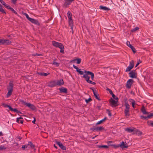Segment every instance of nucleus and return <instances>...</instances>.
Here are the masks:
<instances>
[{
    "label": "nucleus",
    "instance_id": "f257e3e1",
    "mask_svg": "<svg viewBox=\"0 0 153 153\" xmlns=\"http://www.w3.org/2000/svg\"><path fill=\"white\" fill-rule=\"evenodd\" d=\"M84 73L85 74L83 75V77L85 79L86 82L89 83H90L92 85H95L96 84L95 82L89 80L90 77L88 76V75H91V79L92 80H93L94 77V74L90 71H84Z\"/></svg>",
    "mask_w": 153,
    "mask_h": 153
},
{
    "label": "nucleus",
    "instance_id": "f03ea898",
    "mask_svg": "<svg viewBox=\"0 0 153 153\" xmlns=\"http://www.w3.org/2000/svg\"><path fill=\"white\" fill-rule=\"evenodd\" d=\"M53 45L56 48H59L60 49V52L64 53V48L63 45L61 43L56 42L54 41L52 42Z\"/></svg>",
    "mask_w": 153,
    "mask_h": 153
},
{
    "label": "nucleus",
    "instance_id": "7ed1b4c3",
    "mask_svg": "<svg viewBox=\"0 0 153 153\" xmlns=\"http://www.w3.org/2000/svg\"><path fill=\"white\" fill-rule=\"evenodd\" d=\"M13 84L11 82H10L9 86L7 88L8 92L7 95V97H9L12 94L13 91Z\"/></svg>",
    "mask_w": 153,
    "mask_h": 153
},
{
    "label": "nucleus",
    "instance_id": "20e7f679",
    "mask_svg": "<svg viewBox=\"0 0 153 153\" xmlns=\"http://www.w3.org/2000/svg\"><path fill=\"white\" fill-rule=\"evenodd\" d=\"M125 108L124 110V113L126 116H129L130 115L129 111L130 109V105L127 102L125 103Z\"/></svg>",
    "mask_w": 153,
    "mask_h": 153
},
{
    "label": "nucleus",
    "instance_id": "39448f33",
    "mask_svg": "<svg viewBox=\"0 0 153 153\" xmlns=\"http://www.w3.org/2000/svg\"><path fill=\"white\" fill-rule=\"evenodd\" d=\"M129 76L132 78H136L137 73L136 70H133L129 73Z\"/></svg>",
    "mask_w": 153,
    "mask_h": 153
},
{
    "label": "nucleus",
    "instance_id": "423d86ee",
    "mask_svg": "<svg viewBox=\"0 0 153 153\" xmlns=\"http://www.w3.org/2000/svg\"><path fill=\"white\" fill-rule=\"evenodd\" d=\"M75 0H65V3L64 6L65 7H67L69 5L71 4L72 2Z\"/></svg>",
    "mask_w": 153,
    "mask_h": 153
},
{
    "label": "nucleus",
    "instance_id": "0eeeda50",
    "mask_svg": "<svg viewBox=\"0 0 153 153\" xmlns=\"http://www.w3.org/2000/svg\"><path fill=\"white\" fill-rule=\"evenodd\" d=\"M11 42L8 39H1V44L2 45H10Z\"/></svg>",
    "mask_w": 153,
    "mask_h": 153
},
{
    "label": "nucleus",
    "instance_id": "6e6552de",
    "mask_svg": "<svg viewBox=\"0 0 153 153\" xmlns=\"http://www.w3.org/2000/svg\"><path fill=\"white\" fill-rule=\"evenodd\" d=\"M56 81L55 80L50 82L48 85L49 87L52 88L56 86Z\"/></svg>",
    "mask_w": 153,
    "mask_h": 153
},
{
    "label": "nucleus",
    "instance_id": "1a4fd4ad",
    "mask_svg": "<svg viewBox=\"0 0 153 153\" xmlns=\"http://www.w3.org/2000/svg\"><path fill=\"white\" fill-rule=\"evenodd\" d=\"M133 82V80L132 79H129L126 83V87L128 88H130Z\"/></svg>",
    "mask_w": 153,
    "mask_h": 153
},
{
    "label": "nucleus",
    "instance_id": "9d476101",
    "mask_svg": "<svg viewBox=\"0 0 153 153\" xmlns=\"http://www.w3.org/2000/svg\"><path fill=\"white\" fill-rule=\"evenodd\" d=\"M56 143L58 145L60 148L63 150H66V148L65 146H64L61 142L59 141H56Z\"/></svg>",
    "mask_w": 153,
    "mask_h": 153
},
{
    "label": "nucleus",
    "instance_id": "9b49d317",
    "mask_svg": "<svg viewBox=\"0 0 153 153\" xmlns=\"http://www.w3.org/2000/svg\"><path fill=\"white\" fill-rule=\"evenodd\" d=\"M127 45L128 46L131 48L134 53H136V51L135 48L133 46L130 44L129 42H127Z\"/></svg>",
    "mask_w": 153,
    "mask_h": 153
},
{
    "label": "nucleus",
    "instance_id": "f8f14e48",
    "mask_svg": "<svg viewBox=\"0 0 153 153\" xmlns=\"http://www.w3.org/2000/svg\"><path fill=\"white\" fill-rule=\"evenodd\" d=\"M68 24L69 26L71 27V28L72 31V33H74V31L73 30L74 25L73 20L72 19L68 20Z\"/></svg>",
    "mask_w": 153,
    "mask_h": 153
},
{
    "label": "nucleus",
    "instance_id": "ddd939ff",
    "mask_svg": "<svg viewBox=\"0 0 153 153\" xmlns=\"http://www.w3.org/2000/svg\"><path fill=\"white\" fill-rule=\"evenodd\" d=\"M111 100L110 101V103L111 104V106L113 107V106H116L117 105V102L115 101L112 98H111Z\"/></svg>",
    "mask_w": 153,
    "mask_h": 153
},
{
    "label": "nucleus",
    "instance_id": "4468645a",
    "mask_svg": "<svg viewBox=\"0 0 153 153\" xmlns=\"http://www.w3.org/2000/svg\"><path fill=\"white\" fill-rule=\"evenodd\" d=\"M29 21L32 23L37 25H40V23L37 20L31 18Z\"/></svg>",
    "mask_w": 153,
    "mask_h": 153
},
{
    "label": "nucleus",
    "instance_id": "2eb2a0df",
    "mask_svg": "<svg viewBox=\"0 0 153 153\" xmlns=\"http://www.w3.org/2000/svg\"><path fill=\"white\" fill-rule=\"evenodd\" d=\"M56 85L61 86L64 84V82L62 79H61L59 80L56 81Z\"/></svg>",
    "mask_w": 153,
    "mask_h": 153
},
{
    "label": "nucleus",
    "instance_id": "dca6fc26",
    "mask_svg": "<svg viewBox=\"0 0 153 153\" xmlns=\"http://www.w3.org/2000/svg\"><path fill=\"white\" fill-rule=\"evenodd\" d=\"M59 90L60 91V93H67V89L66 88H65L63 87H62L61 88H59Z\"/></svg>",
    "mask_w": 153,
    "mask_h": 153
},
{
    "label": "nucleus",
    "instance_id": "f3484780",
    "mask_svg": "<svg viewBox=\"0 0 153 153\" xmlns=\"http://www.w3.org/2000/svg\"><path fill=\"white\" fill-rule=\"evenodd\" d=\"M24 105H26V106L30 108V105L31 104L30 103H28L26 102L25 101L23 100H22L20 101Z\"/></svg>",
    "mask_w": 153,
    "mask_h": 153
},
{
    "label": "nucleus",
    "instance_id": "a211bd4d",
    "mask_svg": "<svg viewBox=\"0 0 153 153\" xmlns=\"http://www.w3.org/2000/svg\"><path fill=\"white\" fill-rule=\"evenodd\" d=\"M141 111L144 114H149L148 112H146L145 109V107L143 105L142 107L141 108Z\"/></svg>",
    "mask_w": 153,
    "mask_h": 153
},
{
    "label": "nucleus",
    "instance_id": "6ab92c4d",
    "mask_svg": "<svg viewBox=\"0 0 153 153\" xmlns=\"http://www.w3.org/2000/svg\"><path fill=\"white\" fill-rule=\"evenodd\" d=\"M16 122L18 123H21L22 124L23 122V118L21 117L17 118L16 120Z\"/></svg>",
    "mask_w": 153,
    "mask_h": 153
},
{
    "label": "nucleus",
    "instance_id": "aec40b11",
    "mask_svg": "<svg viewBox=\"0 0 153 153\" xmlns=\"http://www.w3.org/2000/svg\"><path fill=\"white\" fill-rule=\"evenodd\" d=\"M37 74H38L42 76H47L48 74H50V73H45L44 72H37Z\"/></svg>",
    "mask_w": 153,
    "mask_h": 153
},
{
    "label": "nucleus",
    "instance_id": "412c9836",
    "mask_svg": "<svg viewBox=\"0 0 153 153\" xmlns=\"http://www.w3.org/2000/svg\"><path fill=\"white\" fill-rule=\"evenodd\" d=\"M99 8L104 10H110V8H108L107 7L103 6L102 5L100 6Z\"/></svg>",
    "mask_w": 153,
    "mask_h": 153
},
{
    "label": "nucleus",
    "instance_id": "4be33fe9",
    "mask_svg": "<svg viewBox=\"0 0 153 153\" xmlns=\"http://www.w3.org/2000/svg\"><path fill=\"white\" fill-rule=\"evenodd\" d=\"M120 146L122 148H128V146L126 145L124 142L123 141H122L121 144L120 145Z\"/></svg>",
    "mask_w": 153,
    "mask_h": 153
},
{
    "label": "nucleus",
    "instance_id": "5701e85b",
    "mask_svg": "<svg viewBox=\"0 0 153 153\" xmlns=\"http://www.w3.org/2000/svg\"><path fill=\"white\" fill-rule=\"evenodd\" d=\"M125 130L126 131H127L128 132L131 133L132 132H133V131H134V129L131 128V127L129 128H125Z\"/></svg>",
    "mask_w": 153,
    "mask_h": 153
},
{
    "label": "nucleus",
    "instance_id": "b1692460",
    "mask_svg": "<svg viewBox=\"0 0 153 153\" xmlns=\"http://www.w3.org/2000/svg\"><path fill=\"white\" fill-rule=\"evenodd\" d=\"M67 16L68 19V20L72 19V13L70 11H69L67 13Z\"/></svg>",
    "mask_w": 153,
    "mask_h": 153
},
{
    "label": "nucleus",
    "instance_id": "393cba45",
    "mask_svg": "<svg viewBox=\"0 0 153 153\" xmlns=\"http://www.w3.org/2000/svg\"><path fill=\"white\" fill-rule=\"evenodd\" d=\"M28 145H29V146H30V148L32 149H33L34 150H36V149L35 148V145H33L31 142L30 141L29 142Z\"/></svg>",
    "mask_w": 153,
    "mask_h": 153
},
{
    "label": "nucleus",
    "instance_id": "a878e982",
    "mask_svg": "<svg viewBox=\"0 0 153 153\" xmlns=\"http://www.w3.org/2000/svg\"><path fill=\"white\" fill-rule=\"evenodd\" d=\"M10 110L11 111H13L14 112H15L17 113H21V112L19 111L18 110H17L16 108H14L13 109V108H12L11 107H10Z\"/></svg>",
    "mask_w": 153,
    "mask_h": 153
},
{
    "label": "nucleus",
    "instance_id": "bb28decb",
    "mask_svg": "<svg viewBox=\"0 0 153 153\" xmlns=\"http://www.w3.org/2000/svg\"><path fill=\"white\" fill-rule=\"evenodd\" d=\"M104 129V128L102 126L97 127L94 129V130L96 131H100Z\"/></svg>",
    "mask_w": 153,
    "mask_h": 153
},
{
    "label": "nucleus",
    "instance_id": "cd10ccee",
    "mask_svg": "<svg viewBox=\"0 0 153 153\" xmlns=\"http://www.w3.org/2000/svg\"><path fill=\"white\" fill-rule=\"evenodd\" d=\"M134 61L133 60H132L130 62L129 66H130L132 68H133L134 66Z\"/></svg>",
    "mask_w": 153,
    "mask_h": 153
},
{
    "label": "nucleus",
    "instance_id": "c85d7f7f",
    "mask_svg": "<svg viewBox=\"0 0 153 153\" xmlns=\"http://www.w3.org/2000/svg\"><path fill=\"white\" fill-rule=\"evenodd\" d=\"M107 118L106 117H105L103 119L98 121L97 123V125H99L101 124L102 122L105 121V120L107 119Z\"/></svg>",
    "mask_w": 153,
    "mask_h": 153
},
{
    "label": "nucleus",
    "instance_id": "c756f323",
    "mask_svg": "<svg viewBox=\"0 0 153 153\" xmlns=\"http://www.w3.org/2000/svg\"><path fill=\"white\" fill-rule=\"evenodd\" d=\"M94 96L95 97L96 99L98 100H100V98L98 97V94H97V92H96V93H94Z\"/></svg>",
    "mask_w": 153,
    "mask_h": 153
},
{
    "label": "nucleus",
    "instance_id": "7c9ffc66",
    "mask_svg": "<svg viewBox=\"0 0 153 153\" xmlns=\"http://www.w3.org/2000/svg\"><path fill=\"white\" fill-rule=\"evenodd\" d=\"M0 12H1L2 13H4L5 14H6V13L4 11V10L2 8V5L1 4H0Z\"/></svg>",
    "mask_w": 153,
    "mask_h": 153
},
{
    "label": "nucleus",
    "instance_id": "2f4dec72",
    "mask_svg": "<svg viewBox=\"0 0 153 153\" xmlns=\"http://www.w3.org/2000/svg\"><path fill=\"white\" fill-rule=\"evenodd\" d=\"M2 106L3 107H4V108L8 107L9 108V109L10 110V107H11V106L9 105H8L7 104H6L4 103H3L2 104Z\"/></svg>",
    "mask_w": 153,
    "mask_h": 153
},
{
    "label": "nucleus",
    "instance_id": "473e14b6",
    "mask_svg": "<svg viewBox=\"0 0 153 153\" xmlns=\"http://www.w3.org/2000/svg\"><path fill=\"white\" fill-rule=\"evenodd\" d=\"M73 67L74 68L76 69V71L77 72L79 73V71H80L81 70L78 67H77L75 65H73Z\"/></svg>",
    "mask_w": 153,
    "mask_h": 153
},
{
    "label": "nucleus",
    "instance_id": "72a5a7b5",
    "mask_svg": "<svg viewBox=\"0 0 153 153\" xmlns=\"http://www.w3.org/2000/svg\"><path fill=\"white\" fill-rule=\"evenodd\" d=\"M147 123L149 126L153 127V121H148Z\"/></svg>",
    "mask_w": 153,
    "mask_h": 153
},
{
    "label": "nucleus",
    "instance_id": "f704fd0d",
    "mask_svg": "<svg viewBox=\"0 0 153 153\" xmlns=\"http://www.w3.org/2000/svg\"><path fill=\"white\" fill-rule=\"evenodd\" d=\"M133 68H132L131 67L128 66L126 69V72H128L129 71H131V70Z\"/></svg>",
    "mask_w": 153,
    "mask_h": 153
},
{
    "label": "nucleus",
    "instance_id": "c9c22d12",
    "mask_svg": "<svg viewBox=\"0 0 153 153\" xmlns=\"http://www.w3.org/2000/svg\"><path fill=\"white\" fill-rule=\"evenodd\" d=\"M9 9H10L11 10L13 13H14L15 14L17 15L18 13L16 12L13 8L11 7H10Z\"/></svg>",
    "mask_w": 153,
    "mask_h": 153
},
{
    "label": "nucleus",
    "instance_id": "e433bc0d",
    "mask_svg": "<svg viewBox=\"0 0 153 153\" xmlns=\"http://www.w3.org/2000/svg\"><path fill=\"white\" fill-rule=\"evenodd\" d=\"M29 146V145L27 144L25 145H23L22 146V148L23 150H24L25 149L27 148H28Z\"/></svg>",
    "mask_w": 153,
    "mask_h": 153
},
{
    "label": "nucleus",
    "instance_id": "4c0bfd02",
    "mask_svg": "<svg viewBox=\"0 0 153 153\" xmlns=\"http://www.w3.org/2000/svg\"><path fill=\"white\" fill-rule=\"evenodd\" d=\"M132 100V101L131 102L132 106L133 108H135V107L134 106V105L135 104H136L135 103V102L134 100Z\"/></svg>",
    "mask_w": 153,
    "mask_h": 153
},
{
    "label": "nucleus",
    "instance_id": "58836bf2",
    "mask_svg": "<svg viewBox=\"0 0 153 153\" xmlns=\"http://www.w3.org/2000/svg\"><path fill=\"white\" fill-rule=\"evenodd\" d=\"M14 145L13 147L16 148H18L19 146V144L18 143H13Z\"/></svg>",
    "mask_w": 153,
    "mask_h": 153
},
{
    "label": "nucleus",
    "instance_id": "ea45409f",
    "mask_svg": "<svg viewBox=\"0 0 153 153\" xmlns=\"http://www.w3.org/2000/svg\"><path fill=\"white\" fill-rule=\"evenodd\" d=\"M152 117H153V113H151L147 116V117L148 119H150L152 118Z\"/></svg>",
    "mask_w": 153,
    "mask_h": 153
},
{
    "label": "nucleus",
    "instance_id": "a19ab883",
    "mask_svg": "<svg viewBox=\"0 0 153 153\" xmlns=\"http://www.w3.org/2000/svg\"><path fill=\"white\" fill-rule=\"evenodd\" d=\"M99 148H108V147L107 145H100L99 146Z\"/></svg>",
    "mask_w": 153,
    "mask_h": 153
},
{
    "label": "nucleus",
    "instance_id": "79ce46f5",
    "mask_svg": "<svg viewBox=\"0 0 153 153\" xmlns=\"http://www.w3.org/2000/svg\"><path fill=\"white\" fill-rule=\"evenodd\" d=\"M139 29L138 27H136L131 30V32H134Z\"/></svg>",
    "mask_w": 153,
    "mask_h": 153
},
{
    "label": "nucleus",
    "instance_id": "37998d69",
    "mask_svg": "<svg viewBox=\"0 0 153 153\" xmlns=\"http://www.w3.org/2000/svg\"><path fill=\"white\" fill-rule=\"evenodd\" d=\"M29 108L33 110H34L36 109V107L34 105L32 104L30 105V107Z\"/></svg>",
    "mask_w": 153,
    "mask_h": 153
},
{
    "label": "nucleus",
    "instance_id": "c03bdc74",
    "mask_svg": "<svg viewBox=\"0 0 153 153\" xmlns=\"http://www.w3.org/2000/svg\"><path fill=\"white\" fill-rule=\"evenodd\" d=\"M92 100L91 98V97H90L88 99H85V101L87 103H88L91 101Z\"/></svg>",
    "mask_w": 153,
    "mask_h": 153
},
{
    "label": "nucleus",
    "instance_id": "a18cd8bd",
    "mask_svg": "<svg viewBox=\"0 0 153 153\" xmlns=\"http://www.w3.org/2000/svg\"><path fill=\"white\" fill-rule=\"evenodd\" d=\"M7 149V148L2 145L0 146V150H5Z\"/></svg>",
    "mask_w": 153,
    "mask_h": 153
},
{
    "label": "nucleus",
    "instance_id": "49530a36",
    "mask_svg": "<svg viewBox=\"0 0 153 153\" xmlns=\"http://www.w3.org/2000/svg\"><path fill=\"white\" fill-rule=\"evenodd\" d=\"M24 15L26 16V17L27 18V19L30 21V19L31 18L29 17V16L28 15V14L26 13H24Z\"/></svg>",
    "mask_w": 153,
    "mask_h": 153
},
{
    "label": "nucleus",
    "instance_id": "de8ad7c7",
    "mask_svg": "<svg viewBox=\"0 0 153 153\" xmlns=\"http://www.w3.org/2000/svg\"><path fill=\"white\" fill-rule=\"evenodd\" d=\"M81 60L80 58L76 59V63L77 64H79L81 62Z\"/></svg>",
    "mask_w": 153,
    "mask_h": 153
},
{
    "label": "nucleus",
    "instance_id": "09e8293b",
    "mask_svg": "<svg viewBox=\"0 0 153 153\" xmlns=\"http://www.w3.org/2000/svg\"><path fill=\"white\" fill-rule=\"evenodd\" d=\"M52 64L55 65L57 67H58L59 66V64L57 62H53Z\"/></svg>",
    "mask_w": 153,
    "mask_h": 153
},
{
    "label": "nucleus",
    "instance_id": "8fccbe9b",
    "mask_svg": "<svg viewBox=\"0 0 153 153\" xmlns=\"http://www.w3.org/2000/svg\"><path fill=\"white\" fill-rule=\"evenodd\" d=\"M4 6L5 8L8 9H9L10 7V6L8 4H7L6 3L4 4Z\"/></svg>",
    "mask_w": 153,
    "mask_h": 153
},
{
    "label": "nucleus",
    "instance_id": "3c124183",
    "mask_svg": "<svg viewBox=\"0 0 153 153\" xmlns=\"http://www.w3.org/2000/svg\"><path fill=\"white\" fill-rule=\"evenodd\" d=\"M106 111H107V113L108 114V115L109 116H110V117L111 116V112L109 110H108V109H107Z\"/></svg>",
    "mask_w": 153,
    "mask_h": 153
},
{
    "label": "nucleus",
    "instance_id": "603ef678",
    "mask_svg": "<svg viewBox=\"0 0 153 153\" xmlns=\"http://www.w3.org/2000/svg\"><path fill=\"white\" fill-rule=\"evenodd\" d=\"M106 90L108 91L109 92V93L110 94H112V93H113L112 91L109 88H107Z\"/></svg>",
    "mask_w": 153,
    "mask_h": 153
},
{
    "label": "nucleus",
    "instance_id": "864d4df0",
    "mask_svg": "<svg viewBox=\"0 0 153 153\" xmlns=\"http://www.w3.org/2000/svg\"><path fill=\"white\" fill-rule=\"evenodd\" d=\"M142 134V132L138 130L137 134L139 135H141Z\"/></svg>",
    "mask_w": 153,
    "mask_h": 153
},
{
    "label": "nucleus",
    "instance_id": "5fc2aeb1",
    "mask_svg": "<svg viewBox=\"0 0 153 153\" xmlns=\"http://www.w3.org/2000/svg\"><path fill=\"white\" fill-rule=\"evenodd\" d=\"M111 95H112V97H113V98L116 100V99H118V98L117 97V98H115L116 96L115 95L113 94V93H112V94H111Z\"/></svg>",
    "mask_w": 153,
    "mask_h": 153
},
{
    "label": "nucleus",
    "instance_id": "6e6d98bb",
    "mask_svg": "<svg viewBox=\"0 0 153 153\" xmlns=\"http://www.w3.org/2000/svg\"><path fill=\"white\" fill-rule=\"evenodd\" d=\"M138 130V129H135V130L134 129V131H133V134H137Z\"/></svg>",
    "mask_w": 153,
    "mask_h": 153
},
{
    "label": "nucleus",
    "instance_id": "4d7b16f0",
    "mask_svg": "<svg viewBox=\"0 0 153 153\" xmlns=\"http://www.w3.org/2000/svg\"><path fill=\"white\" fill-rule=\"evenodd\" d=\"M140 117L142 119H148V117H147L144 116H143L142 115L140 116Z\"/></svg>",
    "mask_w": 153,
    "mask_h": 153
},
{
    "label": "nucleus",
    "instance_id": "13d9d810",
    "mask_svg": "<svg viewBox=\"0 0 153 153\" xmlns=\"http://www.w3.org/2000/svg\"><path fill=\"white\" fill-rule=\"evenodd\" d=\"M41 55H42V54H38L37 53H36L35 54H34L33 55V56H41Z\"/></svg>",
    "mask_w": 153,
    "mask_h": 153
},
{
    "label": "nucleus",
    "instance_id": "bf43d9fd",
    "mask_svg": "<svg viewBox=\"0 0 153 153\" xmlns=\"http://www.w3.org/2000/svg\"><path fill=\"white\" fill-rule=\"evenodd\" d=\"M0 2H1V4H2L3 5H4V4L6 3L5 2L2 0H1Z\"/></svg>",
    "mask_w": 153,
    "mask_h": 153
},
{
    "label": "nucleus",
    "instance_id": "052dcab7",
    "mask_svg": "<svg viewBox=\"0 0 153 153\" xmlns=\"http://www.w3.org/2000/svg\"><path fill=\"white\" fill-rule=\"evenodd\" d=\"M96 108L99 110H100L101 109V107L100 106H97L96 107Z\"/></svg>",
    "mask_w": 153,
    "mask_h": 153
},
{
    "label": "nucleus",
    "instance_id": "680f3d73",
    "mask_svg": "<svg viewBox=\"0 0 153 153\" xmlns=\"http://www.w3.org/2000/svg\"><path fill=\"white\" fill-rule=\"evenodd\" d=\"M36 121V120L35 118L34 117V120L32 121V123L34 124H36V123H35Z\"/></svg>",
    "mask_w": 153,
    "mask_h": 153
},
{
    "label": "nucleus",
    "instance_id": "e2e57ef3",
    "mask_svg": "<svg viewBox=\"0 0 153 153\" xmlns=\"http://www.w3.org/2000/svg\"><path fill=\"white\" fill-rule=\"evenodd\" d=\"M76 61V59H75L71 61V62H74Z\"/></svg>",
    "mask_w": 153,
    "mask_h": 153
},
{
    "label": "nucleus",
    "instance_id": "0e129e2a",
    "mask_svg": "<svg viewBox=\"0 0 153 153\" xmlns=\"http://www.w3.org/2000/svg\"><path fill=\"white\" fill-rule=\"evenodd\" d=\"M80 75H82L83 74V72L82 71H80L79 73Z\"/></svg>",
    "mask_w": 153,
    "mask_h": 153
},
{
    "label": "nucleus",
    "instance_id": "69168bd1",
    "mask_svg": "<svg viewBox=\"0 0 153 153\" xmlns=\"http://www.w3.org/2000/svg\"><path fill=\"white\" fill-rule=\"evenodd\" d=\"M112 146H113L115 148H118V147L119 146H116V145H112Z\"/></svg>",
    "mask_w": 153,
    "mask_h": 153
},
{
    "label": "nucleus",
    "instance_id": "338daca9",
    "mask_svg": "<svg viewBox=\"0 0 153 153\" xmlns=\"http://www.w3.org/2000/svg\"><path fill=\"white\" fill-rule=\"evenodd\" d=\"M17 138L19 140H21L22 139V137H21L20 136H18L17 137Z\"/></svg>",
    "mask_w": 153,
    "mask_h": 153
},
{
    "label": "nucleus",
    "instance_id": "774afa93",
    "mask_svg": "<svg viewBox=\"0 0 153 153\" xmlns=\"http://www.w3.org/2000/svg\"><path fill=\"white\" fill-rule=\"evenodd\" d=\"M17 0H12V1L13 3L15 4Z\"/></svg>",
    "mask_w": 153,
    "mask_h": 153
}]
</instances>
